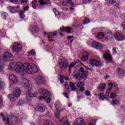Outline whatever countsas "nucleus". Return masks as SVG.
I'll return each instance as SVG.
<instances>
[{
  "label": "nucleus",
  "instance_id": "nucleus-5",
  "mask_svg": "<svg viewBox=\"0 0 125 125\" xmlns=\"http://www.w3.org/2000/svg\"><path fill=\"white\" fill-rule=\"evenodd\" d=\"M18 121V118L14 115H11L10 116H7L6 120L5 119L4 121L5 125H12L14 122H17Z\"/></svg>",
  "mask_w": 125,
  "mask_h": 125
},
{
  "label": "nucleus",
  "instance_id": "nucleus-13",
  "mask_svg": "<svg viewBox=\"0 0 125 125\" xmlns=\"http://www.w3.org/2000/svg\"><path fill=\"white\" fill-rule=\"evenodd\" d=\"M36 82L37 83H45V80L42 76H38Z\"/></svg>",
  "mask_w": 125,
  "mask_h": 125
},
{
  "label": "nucleus",
  "instance_id": "nucleus-16",
  "mask_svg": "<svg viewBox=\"0 0 125 125\" xmlns=\"http://www.w3.org/2000/svg\"><path fill=\"white\" fill-rule=\"evenodd\" d=\"M14 94L16 97H19L21 95V90L19 87H16L14 90Z\"/></svg>",
  "mask_w": 125,
  "mask_h": 125
},
{
  "label": "nucleus",
  "instance_id": "nucleus-34",
  "mask_svg": "<svg viewBox=\"0 0 125 125\" xmlns=\"http://www.w3.org/2000/svg\"><path fill=\"white\" fill-rule=\"evenodd\" d=\"M24 104H25V102L23 101H20L18 102V105L19 106H23V105H24Z\"/></svg>",
  "mask_w": 125,
  "mask_h": 125
},
{
  "label": "nucleus",
  "instance_id": "nucleus-58",
  "mask_svg": "<svg viewBox=\"0 0 125 125\" xmlns=\"http://www.w3.org/2000/svg\"><path fill=\"white\" fill-rule=\"evenodd\" d=\"M84 90V87H81L80 89H79V91H83Z\"/></svg>",
  "mask_w": 125,
  "mask_h": 125
},
{
  "label": "nucleus",
  "instance_id": "nucleus-2",
  "mask_svg": "<svg viewBox=\"0 0 125 125\" xmlns=\"http://www.w3.org/2000/svg\"><path fill=\"white\" fill-rule=\"evenodd\" d=\"M23 75L24 74H35L38 72V68L37 66L35 64H32L30 66L28 63H24L23 64Z\"/></svg>",
  "mask_w": 125,
  "mask_h": 125
},
{
  "label": "nucleus",
  "instance_id": "nucleus-32",
  "mask_svg": "<svg viewBox=\"0 0 125 125\" xmlns=\"http://www.w3.org/2000/svg\"><path fill=\"white\" fill-rule=\"evenodd\" d=\"M65 32H66L67 34H70V33L71 32V27H65Z\"/></svg>",
  "mask_w": 125,
  "mask_h": 125
},
{
  "label": "nucleus",
  "instance_id": "nucleus-40",
  "mask_svg": "<svg viewBox=\"0 0 125 125\" xmlns=\"http://www.w3.org/2000/svg\"><path fill=\"white\" fill-rule=\"evenodd\" d=\"M113 85H114V83H108V88H111V89H113Z\"/></svg>",
  "mask_w": 125,
  "mask_h": 125
},
{
  "label": "nucleus",
  "instance_id": "nucleus-60",
  "mask_svg": "<svg viewBox=\"0 0 125 125\" xmlns=\"http://www.w3.org/2000/svg\"><path fill=\"white\" fill-rule=\"evenodd\" d=\"M65 27H63L62 28L60 29V31H62V32H65Z\"/></svg>",
  "mask_w": 125,
  "mask_h": 125
},
{
  "label": "nucleus",
  "instance_id": "nucleus-3",
  "mask_svg": "<svg viewBox=\"0 0 125 125\" xmlns=\"http://www.w3.org/2000/svg\"><path fill=\"white\" fill-rule=\"evenodd\" d=\"M22 84L23 86L26 87V89L28 90L26 92V94L27 96H29V97H37V94L36 93H31V90H32L33 86L32 85L29 84V80L26 79H23Z\"/></svg>",
  "mask_w": 125,
  "mask_h": 125
},
{
  "label": "nucleus",
  "instance_id": "nucleus-18",
  "mask_svg": "<svg viewBox=\"0 0 125 125\" xmlns=\"http://www.w3.org/2000/svg\"><path fill=\"white\" fill-rule=\"evenodd\" d=\"M105 88H106V84L105 83H101L99 86L98 87L97 89H99L100 91L103 92L104 90H105Z\"/></svg>",
  "mask_w": 125,
  "mask_h": 125
},
{
  "label": "nucleus",
  "instance_id": "nucleus-38",
  "mask_svg": "<svg viewBox=\"0 0 125 125\" xmlns=\"http://www.w3.org/2000/svg\"><path fill=\"white\" fill-rule=\"evenodd\" d=\"M38 2H39V3L41 4V5H44V4H47V2H44L42 0H39Z\"/></svg>",
  "mask_w": 125,
  "mask_h": 125
},
{
  "label": "nucleus",
  "instance_id": "nucleus-45",
  "mask_svg": "<svg viewBox=\"0 0 125 125\" xmlns=\"http://www.w3.org/2000/svg\"><path fill=\"white\" fill-rule=\"evenodd\" d=\"M69 86L70 87H73L74 86H75V83H73V82H70Z\"/></svg>",
  "mask_w": 125,
  "mask_h": 125
},
{
  "label": "nucleus",
  "instance_id": "nucleus-1",
  "mask_svg": "<svg viewBox=\"0 0 125 125\" xmlns=\"http://www.w3.org/2000/svg\"><path fill=\"white\" fill-rule=\"evenodd\" d=\"M23 64L21 62H18L17 63L11 62L9 64L8 68L11 71H16V72H19L23 76Z\"/></svg>",
  "mask_w": 125,
  "mask_h": 125
},
{
  "label": "nucleus",
  "instance_id": "nucleus-51",
  "mask_svg": "<svg viewBox=\"0 0 125 125\" xmlns=\"http://www.w3.org/2000/svg\"><path fill=\"white\" fill-rule=\"evenodd\" d=\"M63 95L64 96H65V97H66L67 99H69V96H68V93H67L66 92H64Z\"/></svg>",
  "mask_w": 125,
  "mask_h": 125
},
{
  "label": "nucleus",
  "instance_id": "nucleus-53",
  "mask_svg": "<svg viewBox=\"0 0 125 125\" xmlns=\"http://www.w3.org/2000/svg\"><path fill=\"white\" fill-rule=\"evenodd\" d=\"M56 16H59V17H60V12H58V11H57L56 12H55V13Z\"/></svg>",
  "mask_w": 125,
  "mask_h": 125
},
{
  "label": "nucleus",
  "instance_id": "nucleus-27",
  "mask_svg": "<svg viewBox=\"0 0 125 125\" xmlns=\"http://www.w3.org/2000/svg\"><path fill=\"white\" fill-rule=\"evenodd\" d=\"M106 38L107 40H111L112 38H113V34L112 32H109L106 34Z\"/></svg>",
  "mask_w": 125,
  "mask_h": 125
},
{
  "label": "nucleus",
  "instance_id": "nucleus-23",
  "mask_svg": "<svg viewBox=\"0 0 125 125\" xmlns=\"http://www.w3.org/2000/svg\"><path fill=\"white\" fill-rule=\"evenodd\" d=\"M9 98L12 102H13V101H15V94H9Z\"/></svg>",
  "mask_w": 125,
  "mask_h": 125
},
{
  "label": "nucleus",
  "instance_id": "nucleus-22",
  "mask_svg": "<svg viewBox=\"0 0 125 125\" xmlns=\"http://www.w3.org/2000/svg\"><path fill=\"white\" fill-rule=\"evenodd\" d=\"M81 73H77L75 74V72H73V76L74 78H75L76 80H78V81H81L82 79H81Z\"/></svg>",
  "mask_w": 125,
  "mask_h": 125
},
{
  "label": "nucleus",
  "instance_id": "nucleus-24",
  "mask_svg": "<svg viewBox=\"0 0 125 125\" xmlns=\"http://www.w3.org/2000/svg\"><path fill=\"white\" fill-rule=\"evenodd\" d=\"M64 85L65 87L66 91L67 92H70V87L69 86V84H68L67 82H65Z\"/></svg>",
  "mask_w": 125,
  "mask_h": 125
},
{
  "label": "nucleus",
  "instance_id": "nucleus-26",
  "mask_svg": "<svg viewBox=\"0 0 125 125\" xmlns=\"http://www.w3.org/2000/svg\"><path fill=\"white\" fill-rule=\"evenodd\" d=\"M118 73H119V75H122V74L125 73V71L124 69H122V68H118L117 69Z\"/></svg>",
  "mask_w": 125,
  "mask_h": 125
},
{
  "label": "nucleus",
  "instance_id": "nucleus-4",
  "mask_svg": "<svg viewBox=\"0 0 125 125\" xmlns=\"http://www.w3.org/2000/svg\"><path fill=\"white\" fill-rule=\"evenodd\" d=\"M39 92L41 94H42V95H43L42 97H39V100H42V99L45 100V99H46V101L47 103H49L51 101L50 93L46 90H42V89H39Z\"/></svg>",
  "mask_w": 125,
  "mask_h": 125
},
{
  "label": "nucleus",
  "instance_id": "nucleus-41",
  "mask_svg": "<svg viewBox=\"0 0 125 125\" xmlns=\"http://www.w3.org/2000/svg\"><path fill=\"white\" fill-rule=\"evenodd\" d=\"M85 94L86 96H90V91L88 90H86L85 92Z\"/></svg>",
  "mask_w": 125,
  "mask_h": 125
},
{
  "label": "nucleus",
  "instance_id": "nucleus-39",
  "mask_svg": "<svg viewBox=\"0 0 125 125\" xmlns=\"http://www.w3.org/2000/svg\"><path fill=\"white\" fill-rule=\"evenodd\" d=\"M90 21L88 19H85V20L83 21V24H88L89 23Z\"/></svg>",
  "mask_w": 125,
  "mask_h": 125
},
{
  "label": "nucleus",
  "instance_id": "nucleus-50",
  "mask_svg": "<svg viewBox=\"0 0 125 125\" xmlns=\"http://www.w3.org/2000/svg\"><path fill=\"white\" fill-rule=\"evenodd\" d=\"M91 2V0H84V3H90Z\"/></svg>",
  "mask_w": 125,
  "mask_h": 125
},
{
  "label": "nucleus",
  "instance_id": "nucleus-49",
  "mask_svg": "<svg viewBox=\"0 0 125 125\" xmlns=\"http://www.w3.org/2000/svg\"><path fill=\"white\" fill-rule=\"evenodd\" d=\"M111 90H112V88H108V89L106 91V94H109L110 92H111Z\"/></svg>",
  "mask_w": 125,
  "mask_h": 125
},
{
  "label": "nucleus",
  "instance_id": "nucleus-52",
  "mask_svg": "<svg viewBox=\"0 0 125 125\" xmlns=\"http://www.w3.org/2000/svg\"><path fill=\"white\" fill-rule=\"evenodd\" d=\"M0 116L2 117L3 122H4V121H5V118H4V115H3V113H1Z\"/></svg>",
  "mask_w": 125,
  "mask_h": 125
},
{
  "label": "nucleus",
  "instance_id": "nucleus-47",
  "mask_svg": "<svg viewBox=\"0 0 125 125\" xmlns=\"http://www.w3.org/2000/svg\"><path fill=\"white\" fill-rule=\"evenodd\" d=\"M76 63H77V62H75L74 63H71L70 65L69 66V70H70V69H71L72 67H74V66L76 65Z\"/></svg>",
  "mask_w": 125,
  "mask_h": 125
},
{
  "label": "nucleus",
  "instance_id": "nucleus-57",
  "mask_svg": "<svg viewBox=\"0 0 125 125\" xmlns=\"http://www.w3.org/2000/svg\"><path fill=\"white\" fill-rule=\"evenodd\" d=\"M27 10H29V6H27L23 9V11H27Z\"/></svg>",
  "mask_w": 125,
  "mask_h": 125
},
{
  "label": "nucleus",
  "instance_id": "nucleus-20",
  "mask_svg": "<svg viewBox=\"0 0 125 125\" xmlns=\"http://www.w3.org/2000/svg\"><path fill=\"white\" fill-rule=\"evenodd\" d=\"M60 123H62L63 125H69V122L67 117L62 118L60 121Z\"/></svg>",
  "mask_w": 125,
  "mask_h": 125
},
{
  "label": "nucleus",
  "instance_id": "nucleus-54",
  "mask_svg": "<svg viewBox=\"0 0 125 125\" xmlns=\"http://www.w3.org/2000/svg\"><path fill=\"white\" fill-rule=\"evenodd\" d=\"M21 3H27L28 2V0H21Z\"/></svg>",
  "mask_w": 125,
  "mask_h": 125
},
{
  "label": "nucleus",
  "instance_id": "nucleus-55",
  "mask_svg": "<svg viewBox=\"0 0 125 125\" xmlns=\"http://www.w3.org/2000/svg\"><path fill=\"white\" fill-rule=\"evenodd\" d=\"M2 86H3V83L0 80V88H2Z\"/></svg>",
  "mask_w": 125,
  "mask_h": 125
},
{
  "label": "nucleus",
  "instance_id": "nucleus-21",
  "mask_svg": "<svg viewBox=\"0 0 125 125\" xmlns=\"http://www.w3.org/2000/svg\"><path fill=\"white\" fill-rule=\"evenodd\" d=\"M98 96L100 99H101V100H104V99H108V97H109L108 95H104L102 93H100Z\"/></svg>",
  "mask_w": 125,
  "mask_h": 125
},
{
  "label": "nucleus",
  "instance_id": "nucleus-7",
  "mask_svg": "<svg viewBox=\"0 0 125 125\" xmlns=\"http://www.w3.org/2000/svg\"><path fill=\"white\" fill-rule=\"evenodd\" d=\"M114 38L117 42H121L125 40V36L120 32H117L115 35Z\"/></svg>",
  "mask_w": 125,
  "mask_h": 125
},
{
  "label": "nucleus",
  "instance_id": "nucleus-59",
  "mask_svg": "<svg viewBox=\"0 0 125 125\" xmlns=\"http://www.w3.org/2000/svg\"><path fill=\"white\" fill-rule=\"evenodd\" d=\"M68 3L67 2V1L66 2L65 1H63V2H62V5H64V6H65V5H67V4Z\"/></svg>",
  "mask_w": 125,
  "mask_h": 125
},
{
  "label": "nucleus",
  "instance_id": "nucleus-29",
  "mask_svg": "<svg viewBox=\"0 0 125 125\" xmlns=\"http://www.w3.org/2000/svg\"><path fill=\"white\" fill-rule=\"evenodd\" d=\"M113 104L112 105L113 106H115V105H118V104H120V102H119L118 101H117V100H113L112 101Z\"/></svg>",
  "mask_w": 125,
  "mask_h": 125
},
{
  "label": "nucleus",
  "instance_id": "nucleus-8",
  "mask_svg": "<svg viewBox=\"0 0 125 125\" xmlns=\"http://www.w3.org/2000/svg\"><path fill=\"white\" fill-rule=\"evenodd\" d=\"M3 57L5 61H13V56L9 52L4 53Z\"/></svg>",
  "mask_w": 125,
  "mask_h": 125
},
{
  "label": "nucleus",
  "instance_id": "nucleus-12",
  "mask_svg": "<svg viewBox=\"0 0 125 125\" xmlns=\"http://www.w3.org/2000/svg\"><path fill=\"white\" fill-rule=\"evenodd\" d=\"M92 46L94 47V48H97V49H101L103 47L102 44L96 42H94L92 43Z\"/></svg>",
  "mask_w": 125,
  "mask_h": 125
},
{
  "label": "nucleus",
  "instance_id": "nucleus-56",
  "mask_svg": "<svg viewBox=\"0 0 125 125\" xmlns=\"http://www.w3.org/2000/svg\"><path fill=\"white\" fill-rule=\"evenodd\" d=\"M77 88H76V86H74V87H71V90H73V91H76L77 90Z\"/></svg>",
  "mask_w": 125,
  "mask_h": 125
},
{
  "label": "nucleus",
  "instance_id": "nucleus-31",
  "mask_svg": "<svg viewBox=\"0 0 125 125\" xmlns=\"http://www.w3.org/2000/svg\"><path fill=\"white\" fill-rule=\"evenodd\" d=\"M20 16L21 19H23V18L25 17V15L24 14V12H23V11H20Z\"/></svg>",
  "mask_w": 125,
  "mask_h": 125
},
{
  "label": "nucleus",
  "instance_id": "nucleus-11",
  "mask_svg": "<svg viewBox=\"0 0 125 125\" xmlns=\"http://www.w3.org/2000/svg\"><path fill=\"white\" fill-rule=\"evenodd\" d=\"M90 63L92 66H99L102 65V63L100 62H98L94 59H92L90 61Z\"/></svg>",
  "mask_w": 125,
  "mask_h": 125
},
{
  "label": "nucleus",
  "instance_id": "nucleus-48",
  "mask_svg": "<svg viewBox=\"0 0 125 125\" xmlns=\"http://www.w3.org/2000/svg\"><path fill=\"white\" fill-rule=\"evenodd\" d=\"M1 15L3 19H6V13H3Z\"/></svg>",
  "mask_w": 125,
  "mask_h": 125
},
{
  "label": "nucleus",
  "instance_id": "nucleus-61",
  "mask_svg": "<svg viewBox=\"0 0 125 125\" xmlns=\"http://www.w3.org/2000/svg\"><path fill=\"white\" fill-rule=\"evenodd\" d=\"M59 81H60L61 83H64V80H63L62 78H60L59 79Z\"/></svg>",
  "mask_w": 125,
  "mask_h": 125
},
{
  "label": "nucleus",
  "instance_id": "nucleus-46",
  "mask_svg": "<svg viewBox=\"0 0 125 125\" xmlns=\"http://www.w3.org/2000/svg\"><path fill=\"white\" fill-rule=\"evenodd\" d=\"M79 72H81L82 73H83L84 72H85L84 71V69L83 68V67H81L79 69Z\"/></svg>",
  "mask_w": 125,
  "mask_h": 125
},
{
  "label": "nucleus",
  "instance_id": "nucleus-30",
  "mask_svg": "<svg viewBox=\"0 0 125 125\" xmlns=\"http://www.w3.org/2000/svg\"><path fill=\"white\" fill-rule=\"evenodd\" d=\"M81 77H80V79H82V80H83V78L86 77V71H84V72H82V74H81Z\"/></svg>",
  "mask_w": 125,
  "mask_h": 125
},
{
  "label": "nucleus",
  "instance_id": "nucleus-19",
  "mask_svg": "<svg viewBox=\"0 0 125 125\" xmlns=\"http://www.w3.org/2000/svg\"><path fill=\"white\" fill-rule=\"evenodd\" d=\"M37 110L40 113H43L45 111V107L43 105H38L37 106Z\"/></svg>",
  "mask_w": 125,
  "mask_h": 125
},
{
  "label": "nucleus",
  "instance_id": "nucleus-44",
  "mask_svg": "<svg viewBox=\"0 0 125 125\" xmlns=\"http://www.w3.org/2000/svg\"><path fill=\"white\" fill-rule=\"evenodd\" d=\"M108 2L110 3V4H114V3H116V2H117V1L115 0H111L108 1Z\"/></svg>",
  "mask_w": 125,
  "mask_h": 125
},
{
  "label": "nucleus",
  "instance_id": "nucleus-33",
  "mask_svg": "<svg viewBox=\"0 0 125 125\" xmlns=\"http://www.w3.org/2000/svg\"><path fill=\"white\" fill-rule=\"evenodd\" d=\"M83 85H84V83H83V82H81L77 84L78 87H82V86H83Z\"/></svg>",
  "mask_w": 125,
  "mask_h": 125
},
{
  "label": "nucleus",
  "instance_id": "nucleus-25",
  "mask_svg": "<svg viewBox=\"0 0 125 125\" xmlns=\"http://www.w3.org/2000/svg\"><path fill=\"white\" fill-rule=\"evenodd\" d=\"M43 125H54V124L52 123L50 121L46 120L43 123Z\"/></svg>",
  "mask_w": 125,
  "mask_h": 125
},
{
  "label": "nucleus",
  "instance_id": "nucleus-6",
  "mask_svg": "<svg viewBox=\"0 0 125 125\" xmlns=\"http://www.w3.org/2000/svg\"><path fill=\"white\" fill-rule=\"evenodd\" d=\"M13 51L15 52H20L22 49V45L18 43H15L12 47Z\"/></svg>",
  "mask_w": 125,
  "mask_h": 125
},
{
  "label": "nucleus",
  "instance_id": "nucleus-17",
  "mask_svg": "<svg viewBox=\"0 0 125 125\" xmlns=\"http://www.w3.org/2000/svg\"><path fill=\"white\" fill-rule=\"evenodd\" d=\"M104 57L106 60L108 61H112V56H111V54L110 53H106V54H104Z\"/></svg>",
  "mask_w": 125,
  "mask_h": 125
},
{
  "label": "nucleus",
  "instance_id": "nucleus-15",
  "mask_svg": "<svg viewBox=\"0 0 125 125\" xmlns=\"http://www.w3.org/2000/svg\"><path fill=\"white\" fill-rule=\"evenodd\" d=\"M59 66L61 70H65V69H67V67H68V63L66 62H59Z\"/></svg>",
  "mask_w": 125,
  "mask_h": 125
},
{
  "label": "nucleus",
  "instance_id": "nucleus-9",
  "mask_svg": "<svg viewBox=\"0 0 125 125\" xmlns=\"http://www.w3.org/2000/svg\"><path fill=\"white\" fill-rule=\"evenodd\" d=\"M76 125H86L84 120L81 118H77L74 122Z\"/></svg>",
  "mask_w": 125,
  "mask_h": 125
},
{
  "label": "nucleus",
  "instance_id": "nucleus-63",
  "mask_svg": "<svg viewBox=\"0 0 125 125\" xmlns=\"http://www.w3.org/2000/svg\"><path fill=\"white\" fill-rule=\"evenodd\" d=\"M60 77L61 79H65V77L62 76V75H60Z\"/></svg>",
  "mask_w": 125,
  "mask_h": 125
},
{
  "label": "nucleus",
  "instance_id": "nucleus-43",
  "mask_svg": "<svg viewBox=\"0 0 125 125\" xmlns=\"http://www.w3.org/2000/svg\"><path fill=\"white\" fill-rule=\"evenodd\" d=\"M55 117L57 119H59V117H60V114L59 112H57L55 113Z\"/></svg>",
  "mask_w": 125,
  "mask_h": 125
},
{
  "label": "nucleus",
  "instance_id": "nucleus-14",
  "mask_svg": "<svg viewBox=\"0 0 125 125\" xmlns=\"http://www.w3.org/2000/svg\"><path fill=\"white\" fill-rule=\"evenodd\" d=\"M89 54L87 52H84L83 54V57L81 58L82 61L85 62L87 59H88V56Z\"/></svg>",
  "mask_w": 125,
  "mask_h": 125
},
{
  "label": "nucleus",
  "instance_id": "nucleus-64",
  "mask_svg": "<svg viewBox=\"0 0 125 125\" xmlns=\"http://www.w3.org/2000/svg\"><path fill=\"white\" fill-rule=\"evenodd\" d=\"M113 50L114 53H117V50H116V48H113Z\"/></svg>",
  "mask_w": 125,
  "mask_h": 125
},
{
  "label": "nucleus",
  "instance_id": "nucleus-28",
  "mask_svg": "<svg viewBox=\"0 0 125 125\" xmlns=\"http://www.w3.org/2000/svg\"><path fill=\"white\" fill-rule=\"evenodd\" d=\"M97 38L98 39H103L104 38V33H99L97 36Z\"/></svg>",
  "mask_w": 125,
  "mask_h": 125
},
{
  "label": "nucleus",
  "instance_id": "nucleus-37",
  "mask_svg": "<svg viewBox=\"0 0 125 125\" xmlns=\"http://www.w3.org/2000/svg\"><path fill=\"white\" fill-rule=\"evenodd\" d=\"M10 12H11L12 13H15V12H16V10L15 9V7H12L10 10Z\"/></svg>",
  "mask_w": 125,
  "mask_h": 125
},
{
  "label": "nucleus",
  "instance_id": "nucleus-36",
  "mask_svg": "<svg viewBox=\"0 0 125 125\" xmlns=\"http://www.w3.org/2000/svg\"><path fill=\"white\" fill-rule=\"evenodd\" d=\"M28 54H32L33 55H36V52H35V50H31L29 52Z\"/></svg>",
  "mask_w": 125,
  "mask_h": 125
},
{
  "label": "nucleus",
  "instance_id": "nucleus-62",
  "mask_svg": "<svg viewBox=\"0 0 125 125\" xmlns=\"http://www.w3.org/2000/svg\"><path fill=\"white\" fill-rule=\"evenodd\" d=\"M37 2H38L37 0H34L32 2V4L36 5L37 4Z\"/></svg>",
  "mask_w": 125,
  "mask_h": 125
},
{
  "label": "nucleus",
  "instance_id": "nucleus-10",
  "mask_svg": "<svg viewBox=\"0 0 125 125\" xmlns=\"http://www.w3.org/2000/svg\"><path fill=\"white\" fill-rule=\"evenodd\" d=\"M9 80L13 83H18V79L17 77L14 75H11L9 76Z\"/></svg>",
  "mask_w": 125,
  "mask_h": 125
},
{
  "label": "nucleus",
  "instance_id": "nucleus-42",
  "mask_svg": "<svg viewBox=\"0 0 125 125\" xmlns=\"http://www.w3.org/2000/svg\"><path fill=\"white\" fill-rule=\"evenodd\" d=\"M117 97V94L116 93H112L110 94V98H115Z\"/></svg>",
  "mask_w": 125,
  "mask_h": 125
},
{
  "label": "nucleus",
  "instance_id": "nucleus-35",
  "mask_svg": "<svg viewBox=\"0 0 125 125\" xmlns=\"http://www.w3.org/2000/svg\"><path fill=\"white\" fill-rule=\"evenodd\" d=\"M32 31H34V32L37 33V32H39V31H40V29H39V28H38L37 27H33L32 28Z\"/></svg>",
  "mask_w": 125,
  "mask_h": 125
}]
</instances>
